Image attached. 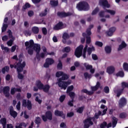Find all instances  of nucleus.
Returning <instances> with one entry per match:
<instances>
[{
    "instance_id": "cd10ccee",
    "label": "nucleus",
    "mask_w": 128,
    "mask_h": 128,
    "mask_svg": "<svg viewBox=\"0 0 128 128\" xmlns=\"http://www.w3.org/2000/svg\"><path fill=\"white\" fill-rule=\"evenodd\" d=\"M104 50L106 54H110L112 52V47L107 46L104 48Z\"/></svg>"
},
{
    "instance_id": "e433bc0d",
    "label": "nucleus",
    "mask_w": 128,
    "mask_h": 128,
    "mask_svg": "<svg viewBox=\"0 0 128 128\" xmlns=\"http://www.w3.org/2000/svg\"><path fill=\"white\" fill-rule=\"evenodd\" d=\"M95 46H99V48H102V46H104V44L100 41H96L95 42Z\"/></svg>"
},
{
    "instance_id": "bf43d9fd",
    "label": "nucleus",
    "mask_w": 128,
    "mask_h": 128,
    "mask_svg": "<svg viewBox=\"0 0 128 128\" xmlns=\"http://www.w3.org/2000/svg\"><path fill=\"white\" fill-rule=\"evenodd\" d=\"M8 40V37L6 35H5L2 37V40L3 42H6Z\"/></svg>"
},
{
    "instance_id": "a18cd8bd",
    "label": "nucleus",
    "mask_w": 128,
    "mask_h": 128,
    "mask_svg": "<svg viewBox=\"0 0 128 128\" xmlns=\"http://www.w3.org/2000/svg\"><path fill=\"white\" fill-rule=\"evenodd\" d=\"M72 90H74V86H68V88L67 90H66L67 94H69L70 92H72Z\"/></svg>"
},
{
    "instance_id": "393cba45",
    "label": "nucleus",
    "mask_w": 128,
    "mask_h": 128,
    "mask_svg": "<svg viewBox=\"0 0 128 128\" xmlns=\"http://www.w3.org/2000/svg\"><path fill=\"white\" fill-rule=\"evenodd\" d=\"M86 68V70H90V72L91 74H94V69L92 68V65H86L85 66Z\"/></svg>"
},
{
    "instance_id": "a19ab883",
    "label": "nucleus",
    "mask_w": 128,
    "mask_h": 128,
    "mask_svg": "<svg viewBox=\"0 0 128 128\" xmlns=\"http://www.w3.org/2000/svg\"><path fill=\"white\" fill-rule=\"evenodd\" d=\"M48 14V8L44 10V12H42L40 14V16H46Z\"/></svg>"
},
{
    "instance_id": "bb28decb",
    "label": "nucleus",
    "mask_w": 128,
    "mask_h": 128,
    "mask_svg": "<svg viewBox=\"0 0 128 128\" xmlns=\"http://www.w3.org/2000/svg\"><path fill=\"white\" fill-rule=\"evenodd\" d=\"M118 118L116 117L112 118V128H116V124H118Z\"/></svg>"
},
{
    "instance_id": "3c124183",
    "label": "nucleus",
    "mask_w": 128,
    "mask_h": 128,
    "mask_svg": "<svg viewBox=\"0 0 128 128\" xmlns=\"http://www.w3.org/2000/svg\"><path fill=\"white\" fill-rule=\"evenodd\" d=\"M92 56L94 60H98V56L96 54H92Z\"/></svg>"
},
{
    "instance_id": "f03ea898",
    "label": "nucleus",
    "mask_w": 128,
    "mask_h": 128,
    "mask_svg": "<svg viewBox=\"0 0 128 128\" xmlns=\"http://www.w3.org/2000/svg\"><path fill=\"white\" fill-rule=\"evenodd\" d=\"M56 78H60V76H62L61 78L58 79V82L56 83V84H58V86L61 88V90L62 88L64 90H66V88H68V86L70 84V82H64L62 80H68V74H66L62 72H58L56 73Z\"/></svg>"
},
{
    "instance_id": "c756f323",
    "label": "nucleus",
    "mask_w": 128,
    "mask_h": 128,
    "mask_svg": "<svg viewBox=\"0 0 128 128\" xmlns=\"http://www.w3.org/2000/svg\"><path fill=\"white\" fill-rule=\"evenodd\" d=\"M62 38L63 40H68L70 38V34H68L67 32H64L62 34Z\"/></svg>"
},
{
    "instance_id": "473e14b6",
    "label": "nucleus",
    "mask_w": 128,
    "mask_h": 128,
    "mask_svg": "<svg viewBox=\"0 0 128 128\" xmlns=\"http://www.w3.org/2000/svg\"><path fill=\"white\" fill-rule=\"evenodd\" d=\"M30 8V4L28 2H26L22 6V10H26V8Z\"/></svg>"
},
{
    "instance_id": "c9c22d12",
    "label": "nucleus",
    "mask_w": 128,
    "mask_h": 128,
    "mask_svg": "<svg viewBox=\"0 0 128 128\" xmlns=\"http://www.w3.org/2000/svg\"><path fill=\"white\" fill-rule=\"evenodd\" d=\"M62 52H70V47L66 46L62 50Z\"/></svg>"
},
{
    "instance_id": "b1692460",
    "label": "nucleus",
    "mask_w": 128,
    "mask_h": 128,
    "mask_svg": "<svg viewBox=\"0 0 128 128\" xmlns=\"http://www.w3.org/2000/svg\"><path fill=\"white\" fill-rule=\"evenodd\" d=\"M32 32L34 33L35 34H38L40 32V28L37 26H34L32 28Z\"/></svg>"
},
{
    "instance_id": "aec40b11",
    "label": "nucleus",
    "mask_w": 128,
    "mask_h": 128,
    "mask_svg": "<svg viewBox=\"0 0 128 128\" xmlns=\"http://www.w3.org/2000/svg\"><path fill=\"white\" fill-rule=\"evenodd\" d=\"M10 116H12V118H16V116H18V113L16 112L14 110V108L12 106L10 107Z\"/></svg>"
},
{
    "instance_id": "8fccbe9b",
    "label": "nucleus",
    "mask_w": 128,
    "mask_h": 128,
    "mask_svg": "<svg viewBox=\"0 0 128 128\" xmlns=\"http://www.w3.org/2000/svg\"><path fill=\"white\" fill-rule=\"evenodd\" d=\"M35 122L36 124H40V118L36 117L35 120Z\"/></svg>"
},
{
    "instance_id": "ea45409f",
    "label": "nucleus",
    "mask_w": 128,
    "mask_h": 128,
    "mask_svg": "<svg viewBox=\"0 0 128 128\" xmlns=\"http://www.w3.org/2000/svg\"><path fill=\"white\" fill-rule=\"evenodd\" d=\"M10 70V67L5 66L2 68V74H6V72H8Z\"/></svg>"
},
{
    "instance_id": "6e6552de",
    "label": "nucleus",
    "mask_w": 128,
    "mask_h": 128,
    "mask_svg": "<svg viewBox=\"0 0 128 128\" xmlns=\"http://www.w3.org/2000/svg\"><path fill=\"white\" fill-rule=\"evenodd\" d=\"M82 50H84V46H79L75 50L74 54L76 58H80L82 56Z\"/></svg>"
},
{
    "instance_id": "e2e57ef3",
    "label": "nucleus",
    "mask_w": 128,
    "mask_h": 128,
    "mask_svg": "<svg viewBox=\"0 0 128 128\" xmlns=\"http://www.w3.org/2000/svg\"><path fill=\"white\" fill-rule=\"evenodd\" d=\"M90 30H91L90 29H88V28L86 30V32L88 36H90L92 34V32Z\"/></svg>"
},
{
    "instance_id": "7c9ffc66",
    "label": "nucleus",
    "mask_w": 128,
    "mask_h": 128,
    "mask_svg": "<svg viewBox=\"0 0 128 128\" xmlns=\"http://www.w3.org/2000/svg\"><path fill=\"white\" fill-rule=\"evenodd\" d=\"M8 27V24L3 23L2 26V32H4L6 30V28Z\"/></svg>"
},
{
    "instance_id": "0e129e2a",
    "label": "nucleus",
    "mask_w": 128,
    "mask_h": 128,
    "mask_svg": "<svg viewBox=\"0 0 128 128\" xmlns=\"http://www.w3.org/2000/svg\"><path fill=\"white\" fill-rule=\"evenodd\" d=\"M123 68L126 72H128V64H124Z\"/></svg>"
},
{
    "instance_id": "052dcab7",
    "label": "nucleus",
    "mask_w": 128,
    "mask_h": 128,
    "mask_svg": "<svg viewBox=\"0 0 128 128\" xmlns=\"http://www.w3.org/2000/svg\"><path fill=\"white\" fill-rule=\"evenodd\" d=\"M104 92L106 94H108V92H110V88H108V86H106L104 88Z\"/></svg>"
},
{
    "instance_id": "37998d69",
    "label": "nucleus",
    "mask_w": 128,
    "mask_h": 128,
    "mask_svg": "<svg viewBox=\"0 0 128 128\" xmlns=\"http://www.w3.org/2000/svg\"><path fill=\"white\" fill-rule=\"evenodd\" d=\"M69 94L70 98H72V100H74V96H76V94L74 92H70L68 93Z\"/></svg>"
},
{
    "instance_id": "58836bf2",
    "label": "nucleus",
    "mask_w": 128,
    "mask_h": 128,
    "mask_svg": "<svg viewBox=\"0 0 128 128\" xmlns=\"http://www.w3.org/2000/svg\"><path fill=\"white\" fill-rule=\"evenodd\" d=\"M100 10V8H98L96 7L95 8V9L92 12V16H94L95 14H96L97 12H98Z\"/></svg>"
},
{
    "instance_id": "680f3d73",
    "label": "nucleus",
    "mask_w": 128,
    "mask_h": 128,
    "mask_svg": "<svg viewBox=\"0 0 128 128\" xmlns=\"http://www.w3.org/2000/svg\"><path fill=\"white\" fill-rule=\"evenodd\" d=\"M16 108L18 110H20V101H19L18 102L17 105L16 106Z\"/></svg>"
},
{
    "instance_id": "49530a36",
    "label": "nucleus",
    "mask_w": 128,
    "mask_h": 128,
    "mask_svg": "<svg viewBox=\"0 0 128 128\" xmlns=\"http://www.w3.org/2000/svg\"><path fill=\"white\" fill-rule=\"evenodd\" d=\"M84 76L85 78H92V74H88V72H85L84 74Z\"/></svg>"
},
{
    "instance_id": "6e6d98bb",
    "label": "nucleus",
    "mask_w": 128,
    "mask_h": 128,
    "mask_svg": "<svg viewBox=\"0 0 128 128\" xmlns=\"http://www.w3.org/2000/svg\"><path fill=\"white\" fill-rule=\"evenodd\" d=\"M42 32L43 34L46 36V34H48V30H46V28H42Z\"/></svg>"
},
{
    "instance_id": "20e7f679",
    "label": "nucleus",
    "mask_w": 128,
    "mask_h": 128,
    "mask_svg": "<svg viewBox=\"0 0 128 128\" xmlns=\"http://www.w3.org/2000/svg\"><path fill=\"white\" fill-rule=\"evenodd\" d=\"M76 8L78 10H90V5L87 2L84 1L80 2L78 4H76Z\"/></svg>"
},
{
    "instance_id": "c03bdc74",
    "label": "nucleus",
    "mask_w": 128,
    "mask_h": 128,
    "mask_svg": "<svg viewBox=\"0 0 128 128\" xmlns=\"http://www.w3.org/2000/svg\"><path fill=\"white\" fill-rule=\"evenodd\" d=\"M1 48L2 50H5V52H10V49L8 48V47H5L4 46V45H1Z\"/></svg>"
},
{
    "instance_id": "de8ad7c7",
    "label": "nucleus",
    "mask_w": 128,
    "mask_h": 128,
    "mask_svg": "<svg viewBox=\"0 0 128 128\" xmlns=\"http://www.w3.org/2000/svg\"><path fill=\"white\" fill-rule=\"evenodd\" d=\"M14 40H9L8 42H7V44L8 46H12V43L14 42Z\"/></svg>"
},
{
    "instance_id": "2f4dec72",
    "label": "nucleus",
    "mask_w": 128,
    "mask_h": 128,
    "mask_svg": "<svg viewBox=\"0 0 128 128\" xmlns=\"http://www.w3.org/2000/svg\"><path fill=\"white\" fill-rule=\"evenodd\" d=\"M16 92H20V88H12L11 89L10 94H14Z\"/></svg>"
},
{
    "instance_id": "9b49d317",
    "label": "nucleus",
    "mask_w": 128,
    "mask_h": 128,
    "mask_svg": "<svg viewBox=\"0 0 128 128\" xmlns=\"http://www.w3.org/2000/svg\"><path fill=\"white\" fill-rule=\"evenodd\" d=\"M57 16L59 18H66V16H72V13H70V12L66 13L64 12H58L57 13Z\"/></svg>"
},
{
    "instance_id": "dca6fc26",
    "label": "nucleus",
    "mask_w": 128,
    "mask_h": 128,
    "mask_svg": "<svg viewBox=\"0 0 128 128\" xmlns=\"http://www.w3.org/2000/svg\"><path fill=\"white\" fill-rule=\"evenodd\" d=\"M120 108H124L126 104V99L124 98H121L118 102Z\"/></svg>"
},
{
    "instance_id": "4d7b16f0",
    "label": "nucleus",
    "mask_w": 128,
    "mask_h": 128,
    "mask_svg": "<svg viewBox=\"0 0 128 128\" xmlns=\"http://www.w3.org/2000/svg\"><path fill=\"white\" fill-rule=\"evenodd\" d=\"M34 11H32V10H29L28 12V16L30 18H31V16H34Z\"/></svg>"
},
{
    "instance_id": "1a4fd4ad",
    "label": "nucleus",
    "mask_w": 128,
    "mask_h": 128,
    "mask_svg": "<svg viewBox=\"0 0 128 128\" xmlns=\"http://www.w3.org/2000/svg\"><path fill=\"white\" fill-rule=\"evenodd\" d=\"M4 92L5 96L8 98L10 96V87L5 86V87H0V94Z\"/></svg>"
},
{
    "instance_id": "f3484780",
    "label": "nucleus",
    "mask_w": 128,
    "mask_h": 128,
    "mask_svg": "<svg viewBox=\"0 0 128 128\" xmlns=\"http://www.w3.org/2000/svg\"><path fill=\"white\" fill-rule=\"evenodd\" d=\"M116 27H112L109 29L108 31L106 32V34L108 36H112L114 34V32H116Z\"/></svg>"
},
{
    "instance_id": "9d476101",
    "label": "nucleus",
    "mask_w": 128,
    "mask_h": 128,
    "mask_svg": "<svg viewBox=\"0 0 128 128\" xmlns=\"http://www.w3.org/2000/svg\"><path fill=\"white\" fill-rule=\"evenodd\" d=\"M46 116H45L44 115H42V118L44 122H46L48 120H52V112L50 111H48L46 112Z\"/></svg>"
},
{
    "instance_id": "4468645a",
    "label": "nucleus",
    "mask_w": 128,
    "mask_h": 128,
    "mask_svg": "<svg viewBox=\"0 0 128 128\" xmlns=\"http://www.w3.org/2000/svg\"><path fill=\"white\" fill-rule=\"evenodd\" d=\"M22 106L24 108H26L30 110H32V102L30 100H28L27 102L26 100H22Z\"/></svg>"
},
{
    "instance_id": "6ab92c4d",
    "label": "nucleus",
    "mask_w": 128,
    "mask_h": 128,
    "mask_svg": "<svg viewBox=\"0 0 128 128\" xmlns=\"http://www.w3.org/2000/svg\"><path fill=\"white\" fill-rule=\"evenodd\" d=\"M54 114L55 116H62V118H66V114H64L62 112L56 110L54 112Z\"/></svg>"
},
{
    "instance_id": "7ed1b4c3",
    "label": "nucleus",
    "mask_w": 128,
    "mask_h": 128,
    "mask_svg": "<svg viewBox=\"0 0 128 128\" xmlns=\"http://www.w3.org/2000/svg\"><path fill=\"white\" fill-rule=\"evenodd\" d=\"M100 114H102V111H98V113L95 114L94 117L87 118L84 121V128H89L90 126H92L94 124L92 122H96V118L98 120Z\"/></svg>"
},
{
    "instance_id": "69168bd1",
    "label": "nucleus",
    "mask_w": 128,
    "mask_h": 128,
    "mask_svg": "<svg viewBox=\"0 0 128 128\" xmlns=\"http://www.w3.org/2000/svg\"><path fill=\"white\" fill-rule=\"evenodd\" d=\"M64 98H66V96L64 95H62L60 97V100L61 102H62L64 100Z\"/></svg>"
},
{
    "instance_id": "423d86ee",
    "label": "nucleus",
    "mask_w": 128,
    "mask_h": 128,
    "mask_svg": "<svg viewBox=\"0 0 128 128\" xmlns=\"http://www.w3.org/2000/svg\"><path fill=\"white\" fill-rule=\"evenodd\" d=\"M100 86V83L98 82H96V86L91 87L92 91H88L87 90L84 89L82 90V92H84L85 94H89V96H90L94 94V92H96V90H98V88Z\"/></svg>"
},
{
    "instance_id": "5fc2aeb1",
    "label": "nucleus",
    "mask_w": 128,
    "mask_h": 128,
    "mask_svg": "<svg viewBox=\"0 0 128 128\" xmlns=\"http://www.w3.org/2000/svg\"><path fill=\"white\" fill-rule=\"evenodd\" d=\"M120 116V118H126V114L124 112L121 113Z\"/></svg>"
},
{
    "instance_id": "79ce46f5",
    "label": "nucleus",
    "mask_w": 128,
    "mask_h": 128,
    "mask_svg": "<svg viewBox=\"0 0 128 128\" xmlns=\"http://www.w3.org/2000/svg\"><path fill=\"white\" fill-rule=\"evenodd\" d=\"M0 122L2 126H6V118H2L0 120Z\"/></svg>"
},
{
    "instance_id": "a211bd4d",
    "label": "nucleus",
    "mask_w": 128,
    "mask_h": 128,
    "mask_svg": "<svg viewBox=\"0 0 128 128\" xmlns=\"http://www.w3.org/2000/svg\"><path fill=\"white\" fill-rule=\"evenodd\" d=\"M114 70H116V68L114 66H110L107 68L106 72L109 74H112L114 72Z\"/></svg>"
},
{
    "instance_id": "5701e85b",
    "label": "nucleus",
    "mask_w": 128,
    "mask_h": 128,
    "mask_svg": "<svg viewBox=\"0 0 128 128\" xmlns=\"http://www.w3.org/2000/svg\"><path fill=\"white\" fill-rule=\"evenodd\" d=\"M94 50H96V48L94 46H92L91 48L90 47L88 48L87 49L88 56H90L92 52H94Z\"/></svg>"
},
{
    "instance_id": "0eeeda50",
    "label": "nucleus",
    "mask_w": 128,
    "mask_h": 128,
    "mask_svg": "<svg viewBox=\"0 0 128 128\" xmlns=\"http://www.w3.org/2000/svg\"><path fill=\"white\" fill-rule=\"evenodd\" d=\"M24 66H26V65L24 64L14 65V68L17 70V72H18V78H19L20 80H22L24 78V75H22V74H20V72H22Z\"/></svg>"
},
{
    "instance_id": "ddd939ff",
    "label": "nucleus",
    "mask_w": 128,
    "mask_h": 128,
    "mask_svg": "<svg viewBox=\"0 0 128 128\" xmlns=\"http://www.w3.org/2000/svg\"><path fill=\"white\" fill-rule=\"evenodd\" d=\"M66 26H64V24L62 22H59L57 24H56L54 27V30H62V28H64Z\"/></svg>"
},
{
    "instance_id": "09e8293b",
    "label": "nucleus",
    "mask_w": 128,
    "mask_h": 128,
    "mask_svg": "<svg viewBox=\"0 0 128 128\" xmlns=\"http://www.w3.org/2000/svg\"><path fill=\"white\" fill-rule=\"evenodd\" d=\"M91 42V39H90V36H86V44H90Z\"/></svg>"
},
{
    "instance_id": "f704fd0d",
    "label": "nucleus",
    "mask_w": 128,
    "mask_h": 128,
    "mask_svg": "<svg viewBox=\"0 0 128 128\" xmlns=\"http://www.w3.org/2000/svg\"><path fill=\"white\" fill-rule=\"evenodd\" d=\"M84 106H82L77 108L76 112L78 114H82V112H84Z\"/></svg>"
},
{
    "instance_id": "2eb2a0df",
    "label": "nucleus",
    "mask_w": 128,
    "mask_h": 128,
    "mask_svg": "<svg viewBox=\"0 0 128 128\" xmlns=\"http://www.w3.org/2000/svg\"><path fill=\"white\" fill-rule=\"evenodd\" d=\"M122 88L119 90V91L117 93V96L118 98H120V96L122 94V92H124V88H128V83L126 82H122Z\"/></svg>"
},
{
    "instance_id": "4c0bfd02",
    "label": "nucleus",
    "mask_w": 128,
    "mask_h": 128,
    "mask_svg": "<svg viewBox=\"0 0 128 128\" xmlns=\"http://www.w3.org/2000/svg\"><path fill=\"white\" fill-rule=\"evenodd\" d=\"M106 12H108L111 16H114L116 14V11L110 10H106Z\"/></svg>"
},
{
    "instance_id": "603ef678",
    "label": "nucleus",
    "mask_w": 128,
    "mask_h": 128,
    "mask_svg": "<svg viewBox=\"0 0 128 128\" xmlns=\"http://www.w3.org/2000/svg\"><path fill=\"white\" fill-rule=\"evenodd\" d=\"M24 34H27L28 36H32V32L30 30L24 31Z\"/></svg>"
},
{
    "instance_id": "f257e3e1",
    "label": "nucleus",
    "mask_w": 128,
    "mask_h": 128,
    "mask_svg": "<svg viewBox=\"0 0 128 128\" xmlns=\"http://www.w3.org/2000/svg\"><path fill=\"white\" fill-rule=\"evenodd\" d=\"M24 46H26V50H28V54L30 56L34 54V50L36 52V58L37 60H40V58H44L46 56V54L40 52V44H35L34 40H30L29 41H26L24 42Z\"/></svg>"
},
{
    "instance_id": "13d9d810",
    "label": "nucleus",
    "mask_w": 128,
    "mask_h": 128,
    "mask_svg": "<svg viewBox=\"0 0 128 128\" xmlns=\"http://www.w3.org/2000/svg\"><path fill=\"white\" fill-rule=\"evenodd\" d=\"M100 18H104V11H101L99 12Z\"/></svg>"
},
{
    "instance_id": "774afa93",
    "label": "nucleus",
    "mask_w": 128,
    "mask_h": 128,
    "mask_svg": "<svg viewBox=\"0 0 128 128\" xmlns=\"http://www.w3.org/2000/svg\"><path fill=\"white\" fill-rule=\"evenodd\" d=\"M60 128H66V126L64 122L61 123V124H60Z\"/></svg>"
},
{
    "instance_id": "338daca9",
    "label": "nucleus",
    "mask_w": 128,
    "mask_h": 128,
    "mask_svg": "<svg viewBox=\"0 0 128 128\" xmlns=\"http://www.w3.org/2000/svg\"><path fill=\"white\" fill-rule=\"evenodd\" d=\"M106 122H104L100 126V128H104L106 126Z\"/></svg>"
},
{
    "instance_id": "72a5a7b5",
    "label": "nucleus",
    "mask_w": 128,
    "mask_h": 128,
    "mask_svg": "<svg viewBox=\"0 0 128 128\" xmlns=\"http://www.w3.org/2000/svg\"><path fill=\"white\" fill-rule=\"evenodd\" d=\"M116 76H120V78H124V71L121 70L119 71L116 74Z\"/></svg>"
},
{
    "instance_id": "864d4df0",
    "label": "nucleus",
    "mask_w": 128,
    "mask_h": 128,
    "mask_svg": "<svg viewBox=\"0 0 128 128\" xmlns=\"http://www.w3.org/2000/svg\"><path fill=\"white\" fill-rule=\"evenodd\" d=\"M8 36L10 38H12V40H14V36H12V30H8Z\"/></svg>"
},
{
    "instance_id": "c85d7f7f",
    "label": "nucleus",
    "mask_w": 128,
    "mask_h": 128,
    "mask_svg": "<svg viewBox=\"0 0 128 128\" xmlns=\"http://www.w3.org/2000/svg\"><path fill=\"white\" fill-rule=\"evenodd\" d=\"M34 96H36L35 100L38 102V104H42V100L38 99V97L40 96V95L38 93L34 94Z\"/></svg>"
},
{
    "instance_id": "4be33fe9",
    "label": "nucleus",
    "mask_w": 128,
    "mask_h": 128,
    "mask_svg": "<svg viewBox=\"0 0 128 128\" xmlns=\"http://www.w3.org/2000/svg\"><path fill=\"white\" fill-rule=\"evenodd\" d=\"M54 62V60L52 58H47L46 60V62L44 64H53Z\"/></svg>"
},
{
    "instance_id": "412c9836",
    "label": "nucleus",
    "mask_w": 128,
    "mask_h": 128,
    "mask_svg": "<svg viewBox=\"0 0 128 128\" xmlns=\"http://www.w3.org/2000/svg\"><path fill=\"white\" fill-rule=\"evenodd\" d=\"M50 4L52 8H56L58 6V0H50Z\"/></svg>"
},
{
    "instance_id": "a878e982",
    "label": "nucleus",
    "mask_w": 128,
    "mask_h": 128,
    "mask_svg": "<svg viewBox=\"0 0 128 128\" xmlns=\"http://www.w3.org/2000/svg\"><path fill=\"white\" fill-rule=\"evenodd\" d=\"M126 42L124 41L122 42L121 44L119 46V47L118 48V50H122V48H126Z\"/></svg>"
},
{
    "instance_id": "f8f14e48",
    "label": "nucleus",
    "mask_w": 128,
    "mask_h": 128,
    "mask_svg": "<svg viewBox=\"0 0 128 128\" xmlns=\"http://www.w3.org/2000/svg\"><path fill=\"white\" fill-rule=\"evenodd\" d=\"M99 4L100 6H102L104 10H106V8H110V5L108 4V0H100L99 1Z\"/></svg>"
},
{
    "instance_id": "39448f33",
    "label": "nucleus",
    "mask_w": 128,
    "mask_h": 128,
    "mask_svg": "<svg viewBox=\"0 0 128 128\" xmlns=\"http://www.w3.org/2000/svg\"><path fill=\"white\" fill-rule=\"evenodd\" d=\"M36 86H38L39 90H43V91H44V92H48V90H50V86L48 84L44 86L40 80H38L36 82Z\"/></svg>"
}]
</instances>
